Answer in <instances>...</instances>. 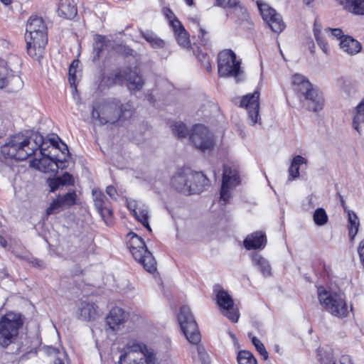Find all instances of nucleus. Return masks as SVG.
<instances>
[{"label":"nucleus","instance_id":"473e14b6","mask_svg":"<svg viewBox=\"0 0 364 364\" xmlns=\"http://www.w3.org/2000/svg\"><path fill=\"white\" fill-rule=\"evenodd\" d=\"M306 164L307 160L304 157L300 155L294 156L288 170L289 175V181L298 178L299 176V167Z\"/></svg>","mask_w":364,"mask_h":364},{"label":"nucleus","instance_id":"f257e3e1","mask_svg":"<svg viewBox=\"0 0 364 364\" xmlns=\"http://www.w3.org/2000/svg\"><path fill=\"white\" fill-rule=\"evenodd\" d=\"M43 143V135L31 132L12 136L1 147V154L5 159L23 161L36 154Z\"/></svg>","mask_w":364,"mask_h":364},{"label":"nucleus","instance_id":"1a4fd4ad","mask_svg":"<svg viewBox=\"0 0 364 364\" xmlns=\"http://www.w3.org/2000/svg\"><path fill=\"white\" fill-rule=\"evenodd\" d=\"M130 237L127 242V247L129 249L134 259L141 264L144 269L153 273L156 270V262L145 245L144 240L134 232H129Z\"/></svg>","mask_w":364,"mask_h":364},{"label":"nucleus","instance_id":"338daca9","mask_svg":"<svg viewBox=\"0 0 364 364\" xmlns=\"http://www.w3.org/2000/svg\"><path fill=\"white\" fill-rule=\"evenodd\" d=\"M1 1L5 5H9L12 2V0H1Z\"/></svg>","mask_w":364,"mask_h":364},{"label":"nucleus","instance_id":"bf43d9fd","mask_svg":"<svg viewBox=\"0 0 364 364\" xmlns=\"http://www.w3.org/2000/svg\"><path fill=\"white\" fill-rule=\"evenodd\" d=\"M165 15L167 17V18L169 20V23H170L171 26V20L177 19L176 17L175 16L174 14L169 9H166V11L165 12Z\"/></svg>","mask_w":364,"mask_h":364},{"label":"nucleus","instance_id":"dca6fc26","mask_svg":"<svg viewBox=\"0 0 364 364\" xmlns=\"http://www.w3.org/2000/svg\"><path fill=\"white\" fill-rule=\"evenodd\" d=\"M216 292V301L224 316L232 322H237L240 314L234 308V302L232 296L224 289H215Z\"/></svg>","mask_w":364,"mask_h":364},{"label":"nucleus","instance_id":"3c124183","mask_svg":"<svg viewBox=\"0 0 364 364\" xmlns=\"http://www.w3.org/2000/svg\"><path fill=\"white\" fill-rule=\"evenodd\" d=\"M329 34H331L332 36L336 38V39L341 41L343 37H345L346 36L343 35V32L341 28H331Z\"/></svg>","mask_w":364,"mask_h":364},{"label":"nucleus","instance_id":"0e129e2a","mask_svg":"<svg viewBox=\"0 0 364 364\" xmlns=\"http://www.w3.org/2000/svg\"><path fill=\"white\" fill-rule=\"evenodd\" d=\"M8 276L7 272L5 271L4 269H2V271L0 272V279H3Z\"/></svg>","mask_w":364,"mask_h":364},{"label":"nucleus","instance_id":"a211bd4d","mask_svg":"<svg viewBox=\"0 0 364 364\" xmlns=\"http://www.w3.org/2000/svg\"><path fill=\"white\" fill-rule=\"evenodd\" d=\"M77 194L75 191L68 192L64 195H58L46 210L47 215L59 213L62 209L69 208L75 204Z\"/></svg>","mask_w":364,"mask_h":364},{"label":"nucleus","instance_id":"20e7f679","mask_svg":"<svg viewBox=\"0 0 364 364\" xmlns=\"http://www.w3.org/2000/svg\"><path fill=\"white\" fill-rule=\"evenodd\" d=\"M25 39L28 54L33 59L40 60L48 42L47 27L41 17L31 16L28 18Z\"/></svg>","mask_w":364,"mask_h":364},{"label":"nucleus","instance_id":"a878e982","mask_svg":"<svg viewBox=\"0 0 364 364\" xmlns=\"http://www.w3.org/2000/svg\"><path fill=\"white\" fill-rule=\"evenodd\" d=\"M173 187L184 194H191V183L189 181V170L178 173L171 178Z\"/></svg>","mask_w":364,"mask_h":364},{"label":"nucleus","instance_id":"c9c22d12","mask_svg":"<svg viewBox=\"0 0 364 364\" xmlns=\"http://www.w3.org/2000/svg\"><path fill=\"white\" fill-rule=\"evenodd\" d=\"M219 6L233 9L235 14H241L245 18L247 16L246 9L242 6L237 0H216Z\"/></svg>","mask_w":364,"mask_h":364},{"label":"nucleus","instance_id":"f03ea898","mask_svg":"<svg viewBox=\"0 0 364 364\" xmlns=\"http://www.w3.org/2000/svg\"><path fill=\"white\" fill-rule=\"evenodd\" d=\"M58 140L60 138L57 136H53L50 138H45L43 136V143L40 146L41 158L33 159L31 164L35 168L45 172H57L59 168L63 169L65 167L66 156L63 159H58L52 151L60 149L63 154H68V146L61 142L62 147H60Z\"/></svg>","mask_w":364,"mask_h":364},{"label":"nucleus","instance_id":"5fc2aeb1","mask_svg":"<svg viewBox=\"0 0 364 364\" xmlns=\"http://www.w3.org/2000/svg\"><path fill=\"white\" fill-rule=\"evenodd\" d=\"M139 204L135 200H130L127 202V208L129 210L133 212V214L136 213V211L138 210Z\"/></svg>","mask_w":364,"mask_h":364},{"label":"nucleus","instance_id":"7c9ffc66","mask_svg":"<svg viewBox=\"0 0 364 364\" xmlns=\"http://www.w3.org/2000/svg\"><path fill=\"white\" fill-rule=\"evenodd\" d=\"M252 261L253 265L257 268L264 277H267L271 276V266L269 262L261 255L256 252L253 253L252 255Z\"/></svg>","mask_w":364,"mask_h":364},{"label":"nucleus","instance_id":"4c0bfd02","mask_svg":"<svg viewBox=\"0 0 364 364\" xmlns=\"http://www.w3.org/2000/svg\"><path fill=\"white\" fill-rule=\"evenodd\" d=\"M134 215L135 218L143 225L144 227H145L149 232H151V228L149 224V210L146 205H140Z\"/></svg>","mask_w":364,"mask_h":364},{"label":"nucleus","instance_id":"a18cd8bd","mask_svg":"<svg viewBox=\"0 0 364 364\" xmlns=\"http://www.w3.org/2000/svg\"><path fill=\"white\" fill-rule=\"evenodd\" d=\"M10 125L9 120L4 117L1 111H0V138L3 137Z\"/></svg>","mask_w":364,"mask_h":364},{"label":"nucleus","instance_id":"bb28decb","mask_svg":"<svg viewBox=\"0 0 364 364\" xmlns=\"http://www.w3.org/2000/svg\"><path fill=\"white\" fill-rule=\"evenodd\" d=\"M58 14L65 19H73L77 14L75 0H58Z\"/></svg>","mask_w":364,"mask_h":364},{"label":"nucleus","instance_id":"72a5a7b5","mask_svg":"<svg viewBox=\"0 0 364 364\" xmlns=\"http://www.w3.org/2000/svg\"><path fill=\"white\" fill-rule=\"evenodd\" d=\"M348 236L350 237V240L351 242H353L360 226L359 219L355 214L352 210L348 211Z\"/></svg>","mask_w":364,"mask_h":364},{"label":"nucleus","instance_id":"864d4df0","mask_svg":"<svg viewBox=\"0 0 364 364\" xmlns=\"http://www.w3.org/2000/svg\"><path fill=\"white\" fill-rule=\"evenodd\" d=\"M358 253L361 264L364 267V239L361 240L358 247Z\"/></svg>","mask_w":364,"mask_h":364},{"label":"nucleus","instance_id":"cd10ccee","mask_svg":"<svg viewBox=\"0 0 364 364\" xmlns=\"http://www.w3.org/2000/svg\"><path fill=\"white\" fill-rule=\"evenodd\" d=\"M171 27L178 43L183 48H188L191 45L188 33L181 23L178 19L171 20Z\"/></svg>","mask_w":364,"mask_h":364},{"label":"nucleus","instance_id":"f3484780","mask_svg":"<svg viewBox=\"0 0 364 364\" xmlns=\"http://www.w3.org/2000/svg\"><path fill=\"white\" fill-rule=\"evenodd\" d=\"M259 92L257 90L252 94L243 96L240 101V107H245L247 110L249 124L252 126L260 120L259 117Z\"/></svg>","mask_w":364,"mask_h":364},{"label":"nucleus","instance_id":"6ab92c4d","mask_svg":"<svg viewBox=\"0 0 364 364\" xmlns=\"http://www.w3.org/2000/svg\"><path fill=\"white\" fill-rule=\"evenodd\" d=\"M76 314L78 319L84 321H91L99 317L100 312L98 306L95 303L84 301L80 302Z\"/></svg>","mask_w":364,"mask_h":364},{"label":"nucleus","instance_id":"2f4dec72","mask_svg":"<svg viewBox=\"0 0 364 364\" xmlns=\"http://www.w3.org/2000/svg\"><path fill=\"white\" fill-rule=\"evenodd\" d=\"M343 9L355 15H364V0H340Z\"/></svg>","mask_w":364,"mask_h":364},{"label":"nucleus","instance_id":"e433bc0d","mask_svg":"<svg viewBox=\"0 0 364 364\" xmlns=\"http://www.w3.org/2000/svg\"><path fill=\"white\" fill-rule=\"evenodd\" d=\"M364 123V98L357 105L353 119V127L358 134H361L360 124Z\"/></svg>","mask_w":364,"mask_h":364},{"label":"nucleus","instance_id":"423d86ee","mask_svg":"<svg viewBox=\"0 0 364 364\" xmlns=\"http://www.w3.org/2000/svg\"><path fill=\"white\" fill-rule=\"evenodd\" d=\"M21 59L16 55L11 54L6 59L0 58V88L9 87L11 92H16L23 87V81L18 73Z\"/></svg>","mask_w":364,"mask_h":364},{"label":"nucleus","instance_id":"79ce46f5","mask_svg":"<svg viewBox=\"0 0 364 364\" xmlns=\"http://www.w3.org/2000/svg\"><path fill=\"white\" fill-rule=\"evenodd\" d=\"M249 337L251 338L252 343L256 350L262 356V358L264 360H267L269 358L268 352L260 340H259L256 336H252L251 333H249Z\"/></svg>","mask_w":364,"mask_h":364},{"label":"nucleus","instance_id":"4468645a","mask_svg":"<svg viewBox=\"0 0 364 364\" xmlns=\"http://www.w3.org/2000/svg\"><path fill=\"white\" fill-rule=\"evenodd\" d=\"M257 6L263 20L268 24L272 31L280 33L285 28V23L280 14L269 6L267 4L257 2Z\"/></svg>","mask_w":364,"mask_h":364},{"label":"nucleus","instance_id":"6e6d98bb","mask_svg":"<svg viewBox=\"0 0 364 364\" xmlns=\"http://www.w3.org/2000/svg\"><path fill=\"white\" fill-rule=\"evenodd\" d=\"M106 193L107 195L109 196L110 198H114V199L116 198L117 191L114 186H107L106 188Z\"/></svg>","mask_w":364,"mask_h":364},{"label":"nucleus","instance_id":"c03bdc74","mask_svg":"<svg viewBox=\"0 0 364 364\" xmlns=\"http://www.w3.org/2000/svg\"><path fill=\"white\" fill-rule=\"evenodd\" d=\"M78 65L77 60H73L70 65L68 70V81L71 86H75V82L77 80L76 72L77 66Z\"/></svg>","mask_w":364,"mask_h":364},{"label":"nucleus","instance_id":"13d9d810","mask_svg":"<svg viewBox=\"0 0 364 364\" xmlns=\"http://www.w3.org/2000/svg\"><path fill=\"white\" fill-rule=\"evenodd\" d=\"M341 364H353L350 357L348 355H343L340 358Z\"/></svg>","mask_w":364,"mask_h":364},{"label":"nucleus","instance_id":"69168bd1","mask_svg":"<svg viewBox=\"0 0 364 364\" xmlns=\"http://www.w3.org/2000/svg\"><path fill=\"white\" fill-rule=\"evenodd\" d=\"M230 336L231 338L232 339L233 342L235 343H237V339L235 335L233 334L232 333H230Z\"/></svg>","mask_w":364,"mask_h":364},{"label":"nucleus","instance_id":"39448f33","mask_svg":"<svg viewBox=\"0 0 364 364\" xmlns=\"http://www.w3.org/2000/svg\"><path fill=\"white\" fill-rule=\"evenodd\" d=\"M317 294L320 304L330 314L339 318L348 316V308L343 292L318 287Z\"/></svg>","mask_w":364,"mask_h":364},{"label":"nucleus","instance_id":"0eeeda50","mask_svg":"<svg viewBox=\"0 0 364 364\" xmlns=\"http://www.w3.org/2000/svg\"><path fill=\"white\" fill-rule=\"evenodd\" d=\"M100 86L110 87L115 84H122L124 80L127 82V87L131 91H139L144 85L143 77L137 72L136 69L125 68L109 75L102 74L100 76Z\"/></svg>","mask_w":364,"mask_h":364},{"label":"nucleus","instance_id":"ddd939ff","mask_svg":"<svg viewBox=\"0 0 364 364\" xmlns=\"http://www.w3.org/2000/svg\"><path fill=\"white\" fill-rule=\"evenodd\" d=\"M240 183L238 171L236 168H232L224 166L223 181L220 189V200L223 205L226 204L230 198V190Z\"/></svg>","mask_w":364,"mask_h":364},{"label":"nucleus","instance_id":"5701e85b","mask_svg":"<svg viewBox=\"0 0 364 364\" xmlns=\"http://www.w3.org/2000/svg\"><path fill=\"white\" fill-rule=\"evenodd\" d=\"M127 318V314L120 307H113L106 317V323L112 331L118 330Z\"/></svg>","mask_w":364,"mask_h":364},{"label":"nucleus","instance_id":"f704fd0d","mask_svg":"<svg viewBox=\"0 0 364 364\" xmlns=\"http://www.w3.org/2000/svg\"><path fill=\"white\" fill-rule=\"evenodd\" d=\"M141 35L154 48H163L165 46L164 40L158 37L154 32L151 31H141Z\"/></svg>","mask_w":364,"mask_h":364},{"label":"nucleus","instance_id":"7ed1b4c3","mask_svg":"<svg viewBox=\"0 0 364 364\" xmlns=\"http://www.w3.org/2000/svg\"><path fill=\"white\" fill-rule=\"evenodd\" d=\"M131 114V106L124 105L117 98H107L92 105L91 118L95 125L115 124Z\"/></svg>","mask_w":364,"mask_h":364},{"label":"nucleus","instance_id":"09e8293b","mask_svg":"<svg viewBox=\"0 0 364 364\" xmlns=\"http://www.w3.org/2000/svg\"><path fill=\"white\" fill-rule=\"evenodd\" d=\"M193 21L197 24V26L198 27L199 33L198 36L201 41V44L206 45L208 43V38L205 37L207 36V32L200 26L198 20L194 19Z\"/></svg>","mask_w":364,"mask_h":364},{"label":"nucleus","instance_id":"4d7b16f0","mask_svg":"<svg viewBox=\"0 0 364 364\" xmlns=\"http://www.w3.org/2000/svg\"><path fill=\"white\" fill-rule=\"evenodd\" d=\"M29 263H31L33 267L43 268L44 267V263L42 260H40L36 258L31 259L29 260Z\"/></svg>","mask_w":364,"mask_h":364},{"label":"nucleus","instance_id":"9b49d317","mask_svg":"<svg viewBox=\"0 0 364 364\" xmlns=\"http://www.w3.org/2000/svg\"><path fill=\"white\" fill-rule=\"evenodd\" d=\"M177 319L186 339L191 343L198 344L200 341V334L194 316L188 306L181 307Z\"/></svg>","mask_w":364,"mask_h":364},{"label":"nucleus","instance_id":"c85d7f7f","mask_svg":"<svg viewBox=\"0 0 364 364\" xmlns=\"http://www.w3.org/2000/svg\"><path fill=\"white\" fill-rule=\"evenodd\" d=\"M291 82L294 90L300 97H304L313 87L312 84L300 74H294L291 77Z\"/></svg>","mask_w":364,"mask_h":364},{"label":"nucleus","instance_id":"412c9836","mask_svg":"<svg viewBox=\"0 0 364 364\" xmlns=\"http://www.w3.org/2000/svg\"><path fill=\"white\" fill-rule=\"evenodd\" d=\"M330 28H326L323 30L322 25L318 18H316L314 23V36L315 40L325 54H328L330 52V48L327 43L326 36V34H329Z\"/></svg>","mask_w":364,"mask_h":364},{"label":"nucleus","instance_id":"37998d69","mask_svg":"<svg viewBox=\"0 0 364 364\" xmlns=\"http://www.w3.org/2000/svg\"><path fill=\"white\" fill-rule=\"evenodd\" d=\"M314 221L316 225L321 226L328 222V215L323 208H317L313 215Z\"/></svg>","mask_w":364,"mask_h":364},{"label":"nucleus","instance_id":"603ef678","mask_svg":"<svg viewBox=\"0 0 364 364\" xmlns=\"http://www.w3.org/2000/svg\"><path fill=\"white\" fill-rule=\"evenodd\" d=\"M45 350L48 355H60L65 357V352H60L58 348L53 346H47Z\"/></svg>","mask_w":364,"mask_h":364},{"label":"nucleus","instance_id":"2eb2a0df","mask_svg":"<svg viewBox=\"0 0 364 364\" xmlns=\"http://www.w3.org/2000/svg\"><path fill=\"white\" fill-rule=\"evenodd\" d=\"M131 350L122 355L119 358L120 364H154L155 355L149 352L146 346L144 348Z\"/></svg>","mask_w":364,"mask_h":364},{"label":"nucleus","instance_id":"393cba45","mask_svg":"<svg viewBox=\"0 0 364 364\" xmlns=\"http://www.w3.org/2000/svg\"><path fill=\"white\" fill-rule=\"evenodd\" d=\"M189 181L191 183V194L201 193L208 185L209 180L202 172H193L189 170Z\"/></svg>","mask_w":364,"mask_h":364},{"label":"nucleus","instance_id":"052dcab7","mask_svg":"<svg viewBox=\"0 0 364 364\" xmlns=\"http://www.w3.org/2000/svg\"><path fill=\"white\" fill-rule=\"evenodd\" d=\"M58 358H56L54 360L53 364H65L63 361V356L60 355H58Z\"/></svg>","mask_w":364,"mask_h":364},{"label":"nucleus","instance_id":"aec40b11","mask_svg":"<svg viewBox=\"0 0 364 364\" xmlns=\"http://www.w3.org/2000/svg\"><path fill=\"white\" fill-rule=\"evenodd\" d=\"M92 195L94 196V202L96 209L105 223H108L109 219L112 215V211L108 205L109 201L101 191L94 190L92 191Z\"/></svg>","mask_w":364,"mask_h":364},{"label":"nucleus","instance_id":"a19ab883","mask_svg":"<svg viewBox=\"0 0 364 364\" xmlns=\"http://www.w3.org/2000/svg\"><path fill=\"white\" fill-rule=\"evenodd\" d=\"M171 127L173 134L178 139L186 138L190 134L186 124L181 122H174Z\"/></svg>","mask_w":364,"mask_h":364},{"label":"nucleus","instance_id":"58836bf2","mask_svg":"<svg viewBox=\"0 0 364 364\" xmlns=\"http://www.w3.org/2000/svg\"><path fill=\"white\" fill-rule=\"evenodd\" d=\"M105 46V37L102 35H96L93 43V61H97L100 59Z\"/></svg>","mask_w":364,"mask_h":364},{"label":"nucleus","instance_id":"c756f323","mask_svg":"<svg viewBox=\"0 0 364 364\" xmlns=\"http://www.w3.org/2000/svg\"><path fill=\"white\" fill-rule=\"evenodd\" d=\"M340 48L350 55H354L360 52L361 43L350 36L343 37L340 41Z\"/></svg>","mask_w":364,"mask_h":364},{"label":"nucleus","instance_id":"b1692460","mask_svg":"<svg viewBox=\"0 0 364 364\" xmlns=\"http://www.w3.org/2000/svg\"><path fill=\"white\" fill-rule=\"evenodd\" d=\"M266 244V235L262 231H256L247 235L243 241L244 247L248 250L263 249Z\"/></svg>","mask_w":364,"mask_h":364},{"label":"nucleus","instance_id":"de8ad7c7","mask_svg":"<svg viewBox=\"0 0 364 364\" xmlns=\"http://www.w3.org/2000/svg\"><path fill=\"white\" fill-rule=\"evenodd\" d=\"M48 186L50 188L51 192H54L56 190L58 189V188L62 185V182L60 181L59 177L58 178H49L48 180Z\"/></svg>","mask_w":364,"mask_h":364},{"label":"nucleus","instance_id":"8fccbe9b","mask_svg":"<svg viewBox=\"0 0 364 364\" xmlns=\"http://www.w3.org/2000/svg\"><path fill=\"white\" fill-rule=\"evenodd\" d=\"M60 181L62 182V185H70L73 183V178L72 175L68 173H65L60 177H59Z\"/></svg>","mask_w":364,"mask_h":364},{"label":"nucleus","instance_id":"ea45409f","mask_svg":"<svg viewBox=\"0 0 364 364\" xmlns=\"http://www.w3.org/2000/svg\"><path fill=\"white\" fill-rule=\"evenodd\" d=\"M238 364H257V359L254 355L248 350H240L237 356Z\"/></svg>","mask_w":364,"mask_h":364},{"label":"nucleus","instance_id":"e2e57ef3","mask_svg":"<svg viewBox=\"0 0 364 364\" xmlns=\"http://www.w3.org/2000/svg\"><path fill=\"white\" fill-rule=\"evenodd\" d=\"M7 245V242L6 240V239L2 237L1 235H0V246L3 247H5Z\"/></svg>","mask_w":364,"mask_h":364},{"label":"nucleus","instance_id":"680f3d73","mask_svg":"<svg viewBox=\"0 0 364 364\" xmlns=\"http://www.w3.org/2000/svg\"><path fill=\"white\" fill-rule=\"evenodd\" d=\"M337 195H338V197L339 200H340V202H341V205H342V207H343V208H344V210H346V202H345V200H344V199H343V196H342L339 193H337Z\"/></svg>","mask_w":364,"mask_h":364},{"label":"nucleus","instance_id":"6e6552de","mask_svg":"<svg viewBox=\"0 0 364 364\" xmlns=\"http://www.w3.org/2000/svg\"><path fill=\"white\" fill-rule=\"evenodd\" d=\"M23 324L20 314L9 312L0 318V347L6 348L14 343Z\"/></svg>","mask_w":364,"mask_h":364},{"label":"nucleus","instance_id":"f8f14e48","mask_svg":"<svg viewBox=\"0 0 364 364\" xmlns=\"http://www.w3.org/2000/svg\"><path fill=\"white\" fill-rule=\"evenodd\" d=\"M189 140L196 149L201 151H211L215 144L213 134L203 124H198L193 126Z\"/></svg>","mask_w":364,"mask_h":364},{"label":"nucleus","instance_id":"774afa93","mask_svg":"<svg viewBox=\"0 0 364 364\" xmlns=\"http://www.w3.org/2000/svg\"><path fill=\"white\" fill-rule=\"evenodd\" d=\"M186 4L188 5V6H192L193 5V0H185Z\"/></svg>","mask_w":364,"mask_h":364},{"label":"nucleus","instance_id":"9d476101","mask_svg":"<svg viewBox=\"0 0 364 364\" xmlns=\"http://www.w3.org/2000/svg\"><path fill=\"white\" fill-rule=\"evenodd\" d=\"M240 61L237 60L235 53L231 50H224L218 55V72L222 77H235L238 82L241 73Z\"/></svg>","mask_w":364,"mask_h":364},{"label":"nucleus","instance_id":"49530a36","mask_svg":"<svg viewBox=\"0 0 364 364\" xmlns=\"http://www.w3.org/2000/svg\"><path fill=\"white\" fill-rule=\"evenodd\" d=\"M198 357L202 364H210V358L208 354L205 350L204 348L201 346L196 347Z\"/></svg>","mask_w":364,"mask_h":364},{"label":"nucleus","instance_id":"4be33fe9","mask_svg":"<svg viewBox=\"0 0 364 364\" xmlns=\"http://www.w3.org/2000/svg\"><path fill=\"white\" fill-rule=\"evenodd\" d=\"M308 109L313 112H318L323 109L324 100L321 92L312 87L309 92L304 95Z\"/></svg>","mask_w":364,"mask_h":364}]
</instances>
